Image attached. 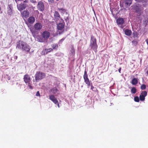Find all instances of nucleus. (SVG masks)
<instances>
[{
	"label": "nucleus",
	"instance_id": "obj_1",
	"mask_svg": "<svg viewBox=\"0 0 148 148\" xmlns=\"http://www.w3.org/2000/svg\"><path fill=\"white\" fill-rule=\"evenodd\" d=\"M16 48L27 52L29 51L30 50L29 46L22 41H20L17 42Z\"/></svg>",
	"mask_w": 148,
	"mask_h": 148
},
{
	"label": "nucleus",
	"instance_id": "obj_2",
	"mask_svg": "<svg viewBox=\"0 0 148 148\" xmlns=\"http://www.w3.org/2000/svg\"><path fill=\"white\" fill-rule=\"evenodd\" d=\"M45 73L38 71L36 72L35 75V79L36 82L44 78L45 77Z\"/></svg>",
	"mask_w": 148,
	"mask_h": 148
},
{
	"label": "nucleus",
	"instance_id": "obj_3",
	"mask_svg": "<svg viewBox=\"0 0 148 148\" xmlns=\"http://www.w3.org/2000/svg\"><path fill=\"white\" fill-rule=\"evenodd\" d=\"M90 46L91 48L93 49L95 51L97 47V45L96 43V39L93 37H91L90 44Z\"/></svg>",
	"mask_w": 148,
	"mask_h": 148
},
{
	"label": "nucleus",
	"instance_id": "obj_4",
	"mask_svg": "<svg viewBox=\"0 0 148 148\" xmlns=\"http://www.w3.org/2000/svg\"><path fill=\"white\" fill-rule=\"evenodd\" d=\"M57 28L59 30L61 31V32L60 31H58L57 33L60 35L62 34L64 32V23H61L57 24Z\"/></svg>",
	"mask_w": 148,
	"mask_h": 148
},
{
	"label": "nucleus",
	"instance_id": "obj_5",
	"mask_svg": "<svg viewBox=\"0 0 148 148\" xmlns=\"http://www.w3.org/2000/svg\"><path fill=\"white\" fill-rule=\"evenodd\" d=\"M23 80L26 84H27L29 85L30 84V82L31 81L30 77L28 74H26L24 75Z\"/></svg>",
	"mask_w": 148,
	"mask_h": 148
},
{
	"label": "nucleus",
	"instance_id": "obj_6",
	"mask_svg": "<svg viewBox=\"0 0 148 148\" xmlns=\"http://www.w3.org/2000/svg\"><path fill=\"white\" fill-rule=\"evenodd\" d=\"M21 14L22 17L25 18L28 17L29 16L30 14L28 10L27 9L21 12Z\"/></svg>",
	"mask_w": 148,
	"mask_h": 148
},
{
	"label": "nucleus",
	"instance_id": "obj_7",
	"mask_svg": "<svg viewBox=\"0 0 148 148\" xmlns=\"http://www.w3.org/2000/svg\"><path fill=\"white\" fill-rule=\"evenodd\" d=\"M147 95V92L146 91H142L139 96V99L140 101H143L145 100V97Z\"/></svg>",
	"mask_w": 148,
	"mask_h": 148
},
{
	"label": "nucleus",
	"instance_id": "obj_8",
	"mask_svg": "<svg viewBox=\"0 0 148 148\" xmlns=\"http://www.w3.org/2000/svg\"><path fill=\"white\" fill-rule=\"evenodd\" d=\"M37 8L40 11H43L44 10L45 7L43 3L41 1H39L38 3Z\"/></svg>",
	"mask_w": 148,
	"mask_h": 148
},
{
	"label": "nucleus",
	"instance_id": "obj_9",
	"mask_svg": "<svg viewBox=\"0 0 148 148\" xmlns=\"http://www.w3.org/2000/svg\"><path fill=\"white\" fill-rule=\"evenodd\" d=\"M27 6L26 4L22 3L18 5H17V8L20 11L25 9Z\"/></svg>",
	"mask_w": 148,
	"mask_h": 148
},
{
	"label": "nucleus",
	"instance_id": "obj_10",
	"mask_svg": "<svg viewBox=\"0 0 148 148\" xmlns=\"http://www.w3.org/2000/svg\"><path fill=\"white\" fill-rule=\"evenodd\" d=\"M42 25L39 23H36L34 25V28L36 30L40 31L42 27Z\"/></svg>",
	"mask_w": 148,
	"mask_h": 148
},
{
	"label": "nucleus",
	"instance_id": "obj_11",
	"mask_svg": "<svg viewBox=\"0 0 148 148\" xmlns=\"http://www.w3.org/2000/svg\"><path fill=\"white\" fill-rule=\"evenodd\" d=\"M50 35V34L49 32L45 31L42 34V36L45 39H47L49 37Z\"/></svg>",
	"mask_w": 148,
	"mask_h": 148
},
{
	"label": "nucleus",
	"instance_id": "obj_12",
	"mask_svg": "<svg viewBox=\"0 0 148 148\" xmlns=\"http://www.w3.org/2000/svg\"><path fill=\"white\" fill-rule=\"evenodd\" d=\"M49 99L55 104H56L58 102V101L53 95H51L49 96Z\"/></svg>",
	"mask_w": 148,
	"mask_h": 148
},
{
	"label": "nucleus",
	"instance_id": "obj_13",
	"mask_svg": "<svg viewBox=\"0 0 148 148\" xmlns=\"http://www.w3.org/2000/svg\"><path fill=\"white\" fill-rule=\"evenodd\" d=\"M133 10L135 12L139 14H140V10L138 6L136 5L133 7Z\"/></svg>",
	"mask_w": 148,
	"mask_h": 148
},
{
	"label": "nucleus",
	"instance_id": "obj_14",
	"mask_svg": "<svg viewBox=\"0 0 148 148\" xmlns=\"http://www.w3.org/2000/svg\"><path fill=\"white\" fill-rule=\"evenodd\" d=\"M12 6L11 5H8V8L7 14L10 16H11L12 15Z\"/></svg>",
	"mask_w": 148,
	"mask_h": 148
},
{
	"label": "nucleus",
	"instance_id": "obj_15",
	"mask_svg": "<svg viewBox=\"0 0 148 148\" xmlns=\"http://www.w3.org/2000/svg\"><path fill=\"white\" fill-rule=\"evenodd\" d=\"M29 23L31 24L33 23L35 21V18L33 16H30L27 19Z\"/></svg>",
	"mask_w": 148,
	"mask_h": 148
},
{
	"label": "nucleus",
	"instance_id": "obj_16",
	"mask_svg": "<svg viewBox=\"0 0 148 148\" xmlns=\"http://www.w3.org/2000/svg\"><path fill=\"white\" fill-rule=\"evenodd\" d=\"M117 24L119 25H122L124 22V21L123 18H118L116 20Z\"/></svg>",
	"mask_w": 148,
	"mask_h": 148
},
{
	"label": "nucleus",
	"instance_id": "obj_17",
	"mask_svg": "<svg viewBox=\"0 0 148 148\" xmlns=\"http://www.w3.org/2000/svg\"><path fill=\"white\" fill-rule=\"evenodd\" d=\"M54 15L55 17V18L56 20V21L59 18H60V16L59 13L58 11H55Z\"/></svg>",
	"mask_w": 148,
	"mask_h": 148
},
{
	"label": "nucleus",
	"instance_id": "obj_18",
	"mask_svg": "<svg viewBox=\"0 0 148 148\" xmlns=\"http://www.w3.org/2000/svg\"><path fill=\"white\" fill-rule=\"evenodd\" d=\"M84 82L87 85L88 87L90 86V81L89 80L88 78H84Z\"/></svg>",
	"mask_w": 148,
	"mask_h": 148
},
{
	"label": "nucleus",
	"instance_id": "obj_19",
	"mask_svg": "<svg viewBox=\"0 0 148 148\" xmlns=\"http://www.w3.org/2000/svg\"><path fill=\"white\" fill-rule=\"evenodd\" d=\"M124 32L125 34L128 36L131 35L132 33L131 31L128 29H126L125 30Z\"/></svg>",
	"mask_w": 148,
	"mask_h": 148
},
{
	"label": "nucleus",
	"instance_id": "obj_20",
	"mask_svg": "<svg viewBox=\"0 0 148 148\" xmlns=\"http://www.w3.org/2000/svg\"><path fill=\"white\" fill-rule=\"evenodd\" d=\"M75 54L74 49L72 46H71L70 53V54L71 55H74Z\"/></svg>",
	"mask_w": 148,
	"mask_h": 148
},
{
	"label": "nucleus",
	"instance_id": "obj_21",
	"mask_svg": "<svg viewBox=\"0 0 148 148\" xmlns=\"http://www.w3.org/2000/svg\"><path fill=\"white\" fill-rule=\"evenodd\" d=\"M138 83V79L134 78L132 80L131 83L133 85H136Z\"/></svg>",
	"mask_w": 148,
	"mask_h": 148
},
{
	"label": "nucleus",
	"instance_id": "obj_22",
	"mask_svg": "<svg viewBox=\"0 0 148 148\" xmlns=\"http://www.w3.org/2000/svg\"><path fill=\"white\" fill-rule=\"evenodd\" d=\"M124 2L126 6H130L132 3L131 0H125Z\"/></svg>",
	"mask_w": 148,
	"mask_h": 148
},
{
	"label": "nucleus",
	"instance_id": "obj_23",
	"mask_svg": "<svg viewBox=\"0 0 148 148\" xmlns=\"http://www.w3.org/2000/svg\"><path fill=\"white\" fill-rule=\"evenodd\" d=\"M58 90L57 88L56 87H54L51 90V91L53 94L56 93L58 91Z\"/></svg>",
	"mask_w": 148,
	"mask_h": 148
},
{
	"label": "nucleus",
	"instance_id": "obj_24",
	"mask_svg": "<svg viewBox=\"0 0 148 148\" xmlns=\"http://www.w3.org/2000/svg\"><path fill=\"white\" fill-rule=\"evenodd\" d=\"M29 29L31 32H32V34L33 36L35 35L36 31L33 28L30 27Z\"/></svg>",
	"mask_w": 148,
	"mask_h": 148
},
{
	"label": "nucleus",
	"instance_id": "obj_25",
	"mask_svg": "<svg viewBox=\"0 0 148 148\" xmlns=\"http://www.w3.org/2000/svg\"><path fill=\"white\" fill-rule=\"evenodd\" d=\"M58 10L62 13H64V12H66V10L63 8H58Z\"/></svg>",
	"mask_w": 148,
	"mask_h": 148
},
{
	"label": "nucleus",
	"instance_id": "obj_26",
	"mask_svg": "<svg viewBox=\"0 0 148 148\" xmlns=\"http://www.w3.org/2000/svg\"><path fill=\"white\" fill-rule=\"evenodd\" d=\"M131 92L132 93L135 94L136 92V89L135 87H132L131 90Z\"/></svg>",
	"mask_w": 148,
	"mask_h": 148
},
{
	"label": "nucleus",
	"instance_id": "obj_27",
	"mask_svg": "<svg viewBox=\"0 0 148 148\" xmlns=\"http://www.w3.org/2000/svg\"><path fill=\"white\" fill-rule=\"evenodd\" d=\"M146 86L145 84H143L140 86V88L142 90H144L146 89Z\"/></svg>",
	"mask_w": 148,
	"mask_h": 148
},
{
	"label": "nucleus",
	"instance_id": "obj_28",
	"mask_svg": "<svg viewBox=\"0 0 148 148\" xmlns=\"http://www.w3.org/2000/svg\"><path fill=\"white\" fill-rule=\"evenodd\" d=\"M140 99H139L138 97V96L135 97L134 98V100L136 102H138L140 101Z\"/></svg>",
	"mask_w": 148,
	"mask_h": 148
},
{
	"label": "nucleus",
	"instance_id": "obj_29",
	"mask_svg": "<svg viewBox=\"0 0 148 148\" xmlns=\"http://www.w3.org/2000/svg\"><path fill=\"white\" fill-rule=\"evenodd\" d=\"M58 47V45L57 44H54L52 46L53 48V49H57Z\"/></svg>",
	"mask_w": 148,
	"mask_h": 148
},
{
	"label": "nucleus",
	"instance_id": "obj_30",
	"mask_svg": "<svg viewBox=\"0 0 148 148\" xmlns=\"http://www.w3.org/2000/svg\"><path fill=\"white\" fill-rule=\"evenodd\" d=\"M84 78H88V75L87 72L85 71H84V75H83Z\"/></svg>",
	"mask_w": 148,
	"mask_h": 148
},
{
	"label": "nucleus",
	"instance_id": "obj_31",
	"mask_svg": "<svg viewBox=\"0 0 148 148\" xmlns=\"http://www.w3.org/2000/svg\"><path fill=\"white\" fill-rule=\"evenodd\" d=\"M91 89L93 91H95L96 90H97V89L96 88L94 87L92 85L91 86Z\"/></svg>",
	"mask_w": 148,
	"mask_h": 148
},
{
	"label": "nucleus",
	"instance_id": "obj_32",
	"mask_svg": "<svg viewBox=\"0 0 148 148\" xmlns=\"http://www.w3.org/2000/svg\"><path fill=\"white\" fill-rule=\"evenodd\" d=\"M52 50V49L50 48L48 49H45L44 51H45L46 53L49 52L51 51Z\"/></svg>",
	"mask_w": 148,
	"mask_h": 148
},
{
	"label": "nucleus",
	"instance_id": "obj_33",
	"mask_svg": "<svg viewBox=\"0 0 148 148\" xmlns=\"http://www.w3.org/2000/svg\"><path fill=\"white\" fill-rule=\"evenodd\" d=\"M36 96H40V93H39V91H38L37 92L36 94Z\"/></svg>",
	"mask_w": 148,
	"mask_h": 148
},
{
	"label": "nucleus",
	"instance_id": "obj_34",
	"mask_svg": "<svg viewBox=\"0 0 148 148\" xmlns=\"http://www.w3.org/2000/svg\"><path fill=\"white\" fill-rule=\"evenodd\" d=\"M30 1L31 2L33 3H35L36 2L35 0H30Z\"/></svg>",
	"mask_w": 148,
	"mask_h": 148
},
{
	"label": "nucleus",
	"instance_id": "obj_35",
	"mask_svg": "<svg viewBox=\"0 0 148 148\" xmlns=\"http://www.w3.org/2000/svg\"><path fill=\"white\" fill-rule=\"evenodd\" d=\"M28 86L29 87V88L30 89H33V87L32 86L30 85V84L29 85L28 84Z\"/></svg>",
	"mask_w": 148,
	"mask_h": 148
},
{
	"label": "nucleus",
	"instance_id": "obj_36",
	"mask_svg": "<svg viewBox=\"0 0 148 148\" xmlns=\"http://www.w3.org/2000/svg\"><path fill=\"white\" fill-rule=\"evenodd\" d=\"M34 10V7H30L28 8V10H30L31 9Z\"/></svg>",
	"mask_w": 148,
	"mask_h": 148
},
{
	"label": "nucleus",
	"instance_id": "obj_37",
	"mask_svg": "<svg viewBox=\"0 0 148 148\" xmlns=\"http://www.w3.org/2000/svg\"><path fill=\"white\" fill-rule=\"evenodd\" d=\"M65 39V38H62L61 40H60L59 41V42L60 43L62 41H63Z\"/></svg>",
	"mask_w": 148,
	"mask_h": 148
},
{
	"label": "nucleus",
	"instance_id": "obj_38",
	"mask_svg": "<svg viewBox=\"0 0 148 148\" xmlns=\"http://www.w3.org/2000/svg\"><path fill=\"white\" fill-rule=\"evenodd\" d=\"M23 2L25 3H28L29 2L28 0H25Z\"/></svg>",
	"mask_w": 148,
	"mask_h": 148
},
{
	"label": "nucleus",
	"instance_id": "obj_39",
	"mask_svg": "<svg viewBox=\"0 0 148 148\" xmlns=\"http://www.w3.org/2000/svg\"><path fill=\"white\" fill-rule=\"evenodd\" d=\"M132 43H134V44H136V43H137V42H136V41H135V40H134L132 41Z\"/></svg>",
	"mask_w": 148,
	"mask_h": 148
},
{
	"label": "nucleus",
	"instance_id": "obj_40",
	"mask_svg": "<svg viewBox=\"0 0 148 148\" xmlns=\"http://www.w3.org/2000/svg\"><path fill=\"white\" fill-rule=\"evenodd\" d=\"M55 104L57 105L58 106V108L60 107V105H59V104L58 103V102H57V103Z\"/></svg>",
	"mask_w": 148,
	"mask_h": 148
},
{
	"label": "nucleus",
	"instance_id": "obj_41",
	"mask_svg": "<svg viewBox=\"0 0 148 148\" xmlns=\"http://www.w3.org/2000/svg\"><path fill=\"white\" fill-rule=\"evenodd\" d=\"M121 67H120V68L119 69V70H118L119 72V73H121Z\"/></svg>",
	"mask_w": 148,
	"mask_h": 148
},
{
	"label": "nucleus",
	"instance_id": "obj_42",
	"mask_svg": "<svg viewBox=\"0 0 148 148\" xmlns=\"http://www.w3.org/2000/svg\"><path fill=\"white\" fill-rule=\"evenodd\" d=\"M147 75H148V70L147 71Z\"/></svg>",
	"mask_w": 148,
	"mask_h": 148
},
{
	"label": "nucleus",
	"instance_id": "obj_43",
	"mask_svg": "<svg viewBox=\"0 0 148 148\" xmlns=\"http://www.w3.org/2000/svg\"><path fill=\"white\" fill-rule=\"evenodd\" d=\"M39 41L40 42H43V41L42 40H40Z\"/></svg>",
	"mask_w": 148,
	"mask_h": 148
},
{
	"label": "nucleus",
	"instance_id": "obj_44",
	"mask_svg": "<svg viewBox=\"0 0 148 148\" xmlns=\"http://www.w3.org/2000/svg\"><path fill=\"white\" fill-rule=\"evenodd\" d=\"M128 96V95H125V96Z\"/></svg>",
	"mask_w": 148,
	"mask_h": 148
},
{
	"label": "nucleus",
	"instance_id": "obj_45",
	"mask_svg": "<svg viewBox=\"0 0 148 148\" xmlns=\"http://www.w3.org/2000/svg\"><path fill=\"white\" fill-rule=\"evenodd\" d=\"M61 20H62V21H63L62 19H61Z\"/></svg>",
	"mask_w": 148,
	"mask_h": 148
}]
</instances>
